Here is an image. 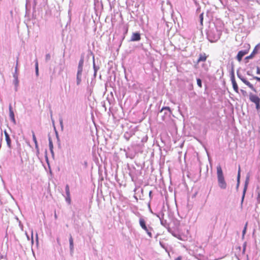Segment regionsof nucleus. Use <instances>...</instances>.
Listing matches in <instances>:
<instances>
[{"label": "nucleus", "mask_w": 260, "mask_h": 260, "mask_svg": "<svg viewBox=\"0 0 260 260\" xmlns=\"http://www.w3.org/2000/svg\"><path fill=\"white\" fill-rule=\"evenodd\" d=\"M217 178L219 187L221 189H225L227 188L228 185L220 165L217 166Z\"/></svg>", "instance_id": "nucleus-1"}, {"label": "nucleus", "mask_w": 260, "mask_h": 260, "mask_svg": "<svg viewBox=\"0 0 260 260\" xmlns=\"http://www.w3.org/2000/svg\"><path fill=\"white\" fill-rule=\"evenodd\" d=\"M221 35V31L217 28L211 29L207 33V37L210 42H215L218 41Z\"/></svg>", "instance_id": "nucleus-2"}, {"label": "nucleus", "mask_w": 260, "mask_h": 260, "mask_svg": "<svg viewBox=\"0 0 260 260\" xmlns=\"http://www.w3.org/2000/svg\"><path fill=\"white\" fill-rule=\"evenodd\" d=\"M139 224H140V225L141 227V228L146 232L148 236L150 238H152V232L153 231V229L152 227L150 226L149 225L147 226L146 225V221L143 218H142V217L140 218Z\"/></svg>", "instance_id": "nucleus-3"}, {"label": "nucleus", "mask_w": 260, "mask_h": 260, "mask_svg": "<svg viewBox=\"0 0 260 260\" xmlns=\"http://www.w3.org/2000/svg\"><path fill=\"white\" fill-rule=\"evenodd\" d=\"M237 75L238 77L246 85H247L254 92H256V89L253 86L252 84H251L248 81H247L245 78H244L242 75L240 73L239 70H238L237 71Z\"/></svg>", "instance_id": "nucleus-4"}, {"label": "nucleus", "mask_w": 260, "mask_h": 260, "mask_svg": "<svg viewBox=\"0 0 260 260\" xmlns=\"http://www.w3.org/2000/svg\"><path fill=\"white\" fill-rule=\"evenodd\" d=\"M83 68V66L78 65L77 72L76 75V83L77 85H80L82 81Z\"/></svg>", "instance_id": "nucleus-5"}, {"label": "nucleus", "mask_w": 260, "mask_h": 260, "mask_svg": "<svg viewBox=\"0 0 260 260\" xmlns=\"http://www.w3.org/2000/svg\"><path fill=\"white\" fill-rule=\"evenodd\" d=\"M124 151L125 152L126 157L131 159H133L137 153L133 146L128 147L127 150H124Z\"/></svg>", "instance_id": "nucleus-6"}, {"label": "nucleus", "mask_w": 260, "mask_h": 260, "mask_svg": "<svg viewBox=\"0 0 260 260\" xmlns=\"http://www.w3.org/2000/svg\"><path fill=\"white\" fill-rule=\"evenodd\" d=\"M249 178H250L249 175L248 174L246 177V179H245V183H244V187L243 190V193H242V199H241V207L242 206L243 203L244 199L245 196V193H246V190L247 189L248 185L249 184Z\"/></svg>", "instance_id": "nucleus-7"}, {"label": "nucleus", "mask_w": 260, "mask_h": 260, "mask_svg": "<svg viewBox=\"0 0 260 260\" xmlns=\"http://www.w3.org/2000/svg\"><path fill=\"white\" fill-rule=\"evenodd\" d=\"M248 49H246L244 50H240L238 52V54L237 55V59L239 61H241L243 57L248 53L249 48L250 47L249 45H248Z\"/></svg>", "instance_id": "nucleus-8"}, {"label": "nucleus", "mask_w": 260, "mask_h": 260, "mask_svg": "<svg viewBox=\"0 0 260 260\" xmlns=\"http://www.w3.org/2000/svg\"><path fill=\"white\" fill-rule=\"evenodd\" d=\"M65 191L66 196H64L66 198V201L68 203V204H71V199L70 197V187L68 184H67L65 187Z\"/></svg>", "instance_id": "nucleus-9"}, {"label": "nucleus", "mask_w": 260, "mask_h": 260, "mask_svg": "<svg viewBox=\"0 0 260 260\" xmlns=\"http://www.w3.org/2000/svg\"><path fill=\"white\" fill-rule=\"evenodd\" d=\"M9 116L11 120L13 123L14 124H16V121L15 118V115L14 112L13 111L12 107L11 104L9 105Z\"/></svg>", "instance_id": "nucleus-10"}, {"label": "nucleus", "mask_w": 260, "mask_h": 260, "mask_svg": "<svg viewBox=\"0 0 260 260\" xmlns=\"http://www.w3.org/2000/svg\"><path fill=\"white\" fill-rule=\"evenodd\" d=\"M141 40V35L139 32H135L132 34L130 41L132 42L139 41Z\"/></svg>", "instance_id": "nucleus-11"}, {"label": "nucleus", "mask_w": 260, "mask_h": 260, "mask_svg": "<svg viewBox=\"0 0 260 260\" xmlns=\"http://www.w3.org/2000/svg\"><path fill=\"white\" fill-rule=\"evenodd\" d=\"M135 135V132L133 129H130L128 131H127L124 133L123 137L127 141H128L129 139Z\"/></svg>", "instance_id": "nucleus-12"}, {"label": "nucleus", "mask_w": 260, "mask_h": 260, "mask_svg": "<svg viewBox=\"0 0 260 260\" xmlns=\"http://www.w3.org/2000/svg\"><path fill=\"white\" fill-rule=\"evenodd\" d=\"M4 132V134H5V139H6V141L7 142V145L10 149H11L12 148L11 140L10 137V136L8 134V133H7V132L6 131V130H5Z\"/></svg>", "instance_id": "nucleus-13"}, {"label": "nucleus", "mask_w": 260, "mask_h": 260, "mask_svg": "<svg viewBox=\"0 0 260 260\" xmlns=\"http://www.w3.org/2000/svg\"><path fill=\"white\" fill-rule=\"evenodd\" d=\"M249 99L251 102L254 103V104L260 103V99L256 95L252 93L249 94Z\"/></svg>", "instance_id": "nucleus-14"}, {"label": "nucleus", "mask_w": 260, "mask_h": 260, "mask_svg": "<svg viewBox=\"0 0 260 260\" xmlns=\"http://www.w3.org/2000/svg\"><path fill=\"white\" fill-rule=\"evenodd\" d=\"M258 46L259 45H257L254 48L251 53L249 56H247L245 57V59H252L254 57V55L257 53V48L258 47Z\"/></svg>", "instance_id": "nucleus-15"}, {"label": "nucleus", "mask_w": 260, "mask_h": 260, "mask_svg": "<svg viewBox=\"0 0 260 260\" xmlns=\"http://www.w3.org/2000/svg\"><path fill=\"white\" fill-rule=\"evenodd\" d=\"M207 56L205 53H201L199 54V57L197 60V63L201 61H205L207 59Z\"/></svg>", "instance_id": "nucleus-16"}, {"label": "nucleus", "mask_w": 260, "mask_h": 260, "mask_svg": "<svg viewBox=\"0 0 260 260\" xmlns=\"http://www.w3.org/2000/svg\"><path fill=\"white\" fill-rule=\"evenodd\" d=\"M92 61H93V70H94L93 76L95 77L96 75V73H97L98 71L99 70L100 68L99 66H97L95 65V58H94V56L93 55L92 56Z\"/></svg>", "instance_id": "nucleus-17"}, {"label": "nucleus", "mask_w": 260, "mask_h": 260, "mask_svg": "<svg viewBox=\"0 0 260 260\" xmlns=\"http://www.w3.org/2000/svg\"><path fill=\"white\" fill-rule=\"evenodd\" d=\"M69 244H70V252L72 253L73 252V251H74V242H73V239L71 235H70Z\"/></svg>", "instance_id": "nucleus-18"}, {"label": "nucleus", "mask_w": 260, "mask_h": 260, "mask_svg": "<svg viewBox=\"0 0 260 260\" xmlns=\"http://www.w3.org/2000/svg\"><path fill=\"white\" fill-rule=\"evenodd\" d=\"M231 81H232V83L233 85V87L234 90L237 93H239V88H238V85L236 83V81L235 80V79L231 80Z\"/></svg>", "instance_id": "nucleus-19"}, {"label": "nucleus", "mask_w": 260, "mask_h": 260, "mask_svg": "<svg viewBox=\"0 0 260 260\" xmlns=\"http://www.w3.org/2000/svg\"><path fill=\"white\" fill-rule=\"evenodd\" d=\"M165 110L168 111V117H170L172 114V111L169 107H163L159 111V113H161Z\"/></svg>", "instance_id": "nucleus-20"}, {"label": "nucleus", "mask_w": 260, "mask_h": 260, "mask_svg": "<svg viewBox=\"0 0 260 260\" xmlns=\"http://www.w3.org/2000/svg\"><path fill=\"white\" fill-rule=\"evenodd\" d=\"M35 62L36 75L38 77L39 76V63L37 59H35Z\"/></svg>", "instance_id": "nucleus-21"}, {"label": "nucleus", "mask_w": 260, "mask_h": 260, "mask_svg": "<svg viewBox=\"0 0 260 260\" xmlns=\"http://www.w3.org/2000/svg\"><path fill=\"white\" fill-rule=\"evenodd\" d=\"M230 75H231V80L235 79V73H234V65L232 64V69L231 71L230 72Z\"/></svg>", "instance_id": "nucleus-22"}, {"label": "nucleus", "mask_w": 260, "mask_h": 260, "mask_svg": "<svg viewBox=\"0 0 260 260\" xmlns=\"http://www.w3.org/2000/svg\"><path fill=\"white\" fill-rule=\"evenodd\" d=\"M48 141H49V150L53 149V142H52L51 138L50 136H49Z\"/></svg>", "instance_id": "nucleus-23"}, {"label": "nucleus", "mask_w": 260, "mask_h": 260, "mask_svg": "<svg viewBox=\"0 0 260 260\" xmlns=\"http://www.w3.org/2000/svg\"><path fill=\"white\" fill-rule=\"evenodd\" d=\"M148 140V136L147 135H145L141 139V143H142V145H143L144 143H146Z\"/></svg>", "instance_id": "nucleus-24"}, {"label": "nucleus", "mask_w": 260, "mask_h": 260, "mask_svg": "<svg viewBox=\"0 0 260 260\" xmlns=\"http://www.w3.org/2000/svg\"><path fill=\"white\" fill-rule=\"evenodd\" d=\"M84 61V55L82 54L81 56L80 59L79 63H78V65L83 66Z\"/></svg>", "instance_id": "nucleus-25"}, {"label": "nucleus", "mask_w": 260, "mask_h": 260, "mask_svg": "<svg viewBox=\"0 0 260 260\" xmlns=\"http://www.w3.org/2000/svg\"><path fill=\"white\" fill-rule=\"evenodd\" d=\"M19 80L18 78H14L13 83L15 86H18L19 85Z\"/></svg>", "instance_id": "nucleus-26"}, {"label": "nucleus", "mask_w": 260, "mask_h": 260, "mask_svg": "<svg viewBox=\"0 0 260 260\" xmlns=\"http://www.w3.org/2000/svg\"><path fill=\"white\" fill-rule=\"evenodd\" d=\"M197 84L200 87H202V80L200 78H197Z\"/></svg>", "instance_id": "nucleus-27"}, {"label": "nucleus", "mask_w": 260, "mask_h": 260, "mask_svg": "<svg viewBox=\"0 0 260 260\" xmlns=\"http://www.w3.org/2000/svg\"><path fill=\"white\" fill-rule=\"evenodd\" d=\"M50 59H51V55L49 53L46 54L45 55V61L46 62H47L49 60H50Z\"/></svg>", "instance_id": "nucleus-28"}, {"label": "nucleus", "mask_w": 260, "mask_h": 260, "mask_svg": "<svg viewBox=\"0 0 260 260\" xmlns=\"http://www.w3.org/2000/svg\"><path fill=\"white\" fill-rule=\"evenodd\" d=\"M32 140H33V141L35 143V144H36V143H38V142H37V139H36V136H35V134L34 133V132H32Z\"/></svg>", "instance_id": "nucleus-29"}, {"label": "nucleus", "mask_w": 260, "mask_h": 260, "mask_svg": "<svg viewBox=\"0 0 260 260\" xmlns=\"http://www.w3.org/2000/svg\"><path fill=\"white\" fill-rule=\"evenodd\" d=\"M199 18H200V23L202 25L203 21V13H202L200 15Z\"/></svg>", "instance_id": "nucleus-30"}, {"label": "nucleus", "mask_w": 260, "mask_h": 260, "mask_svg": "<svg viewBox=\"0 0 260 260\" xmlns=\"http://www.w3.org/2000/svg\"><path fill=\"white\" fill-rule=\"evenodd\" d=\"M18 58L17 57V60H16V67L15 68V71H16V72L18 71Z\"/></svg>", "instance_id": "nucleus-31"}, {"label": "nucleus", "mask_w": 260, "mask_h": 260, "mask_svg": "<svg viewBox=\"0 0 260 260\" xmlns=\"http://www.w3.org/2000/svg\"><path fill=\"white\" fill-rule=\"evenodd\" d=\"M13 78H18V72L15 71L13 75Z\"/></svg>", "instance_id": "nucleus-32"}, {"label": "nucleus", "mask_w": 260, "mask_h": 260, "mask_svg": "<svg viewBox=\"0 0 260 260\" xmlns=\"http://www.w3.org/2000/svg\"><path fill=\"white\" fill-rule=\"evenodd\" d=\"M59 124H60L61 129H63V120L61 118L59 119Z\"/></svg>", "instance_id": "nucleus-33"}, {"label": "nucleus", "mask_w": 260, "mask_h": 260, "mask_svg": "<svg viewBox=\"0 0 260 260\" xmlns=\"http://www.w3.org/2000/svg\"><path fill=\"white\" fill-rule=\"evenodd\" d=\"M168 116V111H166L164 112V115L162 116V120H165V116Z\"/></svg>", "instance_id": "nucleus-34"}, {"label": "nucleus", "mask_w": 260, "mask_h": 260, "mask_svg": "<svg viewBox=\"0 0 260 260\" xmlns=\"http://www.w3.org/2000/svg\"><path fill=\"white\" fill-rule=\"evenodd\" d=\"M256 105V109L257 111L260 110V103L255 104Z\"/></svg>", "instance_id": "nucleus-35"}, {"label": "nucleus", "mask_w": 260, "mask_h": 260, "mask_svg": "<svg viewBox=\"0 0 260 260\" xmlns=\"http://www.w3.org/2000/svg\"><path fill=\"white\" fill-rule=\"evenodd\" d=\"M240 169L239 168V171H238V176H237V181H240Z\"/></svg>", "instance_id": "nucleus-36"}, {"label": "nucleus", "mask_w": 260, "mask_h": 260, "mask_svg": "<svg viewBox=\"0 0 260 260\" xmlns=\"http://www.w3.org/2000/svg\"><path fill=\"white\" fill-rule=\"evenodd\" d=\"M240 91L242 93V94L244 96L247 94L246 91L243 89H240Z\"/></svg>", "instance_id": "nucleus-37"}, {"label": "nucleus", "mask_w": 260, "mask_h": 260, "mask_svg": "<svg viewBox=\"0 0 260 260\" xmlns=\"http://www.w3.org/2000/svg\"><path fill=\"white\" fill-rule=\"evenodd\" d=\"M55 134H56V138H57V142H59V136H58V133L56 131H55Z\"/></svg>", "instance_id": "nucleus-38"}, {"label": "nucleus", "mask_w": 260, "mask_h": 260, "mask_svg": "<svg viewBox=\"0 0 260 260\" xmlns=\"http://www.w3.org/2000/svg\"><path fill=\"white\" fill-rule=\"evenodd\" d=\"M256 74L260 75V67H256Z\"/></svg>", "instance_id": "nucleus-39"}, {"label": "nucleus", "mask_w": 260, "mask_h": 260, "mask_svg": "<svg viewBox=\"0 0 260 260\" xmlns=\"http://www.w3.org/2000/svg\"><path fill=\"white\" fill-rule=\"evenodd\" d=\"M253 79H255L256 80L258 81H260V77H257V76H253Z\"/></svg>", "instance_id": "nucleus-40"}, {"label": "nucleus", "mask_w": 260, "mask_h": 260, "mask_svg": "<svg viewBox=\"0 0 260 260\" xmlns=\"http://www.w3.org/2000/svg\"><path fill=\"white\" fill-rule=\"evenodd\" d=\"M247 224V223H246V225H245V227H244V230H243V231H242V233H243V235L245 234V232H246Z\"/></svg>", "instance_id": "nucleus-41"}, {"label": "nucleus", "mask_w": 260, "mask_h": 260, "mask_svg": "<svg viewBox=\"0 0 260 260\" xmlns=\"http://www.w3.org/2000/svg\"><path fill=\"white\" fill-rule=\"evenodd\" d=\"M35 149H36V151H38V150H39L38 143L35 144Z\"/></svg>", "instance_id": "nucleus-42"}, {"label": "nucleus", "mask_w": 260, "mask_h": 260, "mask_svg": "<svg viewBox=\"0 0 260 260\" xmlns=\"http://www.w3.org/2000/svg\"><path fill=\"white\" fill-rule=\"evenodd\" d=\"M127 31H128V27H124V34H127Z\"/></svg>", "instance_id": "nucleus-43"}, {"label": "nucleus", "mask_w": 260, "mask_h": 260, "mask_svg": "<svg viewBox=\"0 0 260 260\" xmlns=\"http://www.w3.org/2000/svg\"><path fill=\"white\" fill-rule=\"evenodd\" d=\"M247 74L248 76H252V77H253V76L251 74V72L249 71L247 72Z\"/></svg>", "instance_id": "nucleus-44"}, {"label": "nucleus", "mask_w": 260, "mask_h": 260, "mask_svg": "<svg viewBox=\"0 0 260 260\" xmlns=\"http://www.w3.org/2000/svg\"><path fill=\"white\" fill-rule=\"evenodd\" d=\"M45 158H46V160L47 162H48V156H47V151H46V155H45Z\"/></svg>", "instance_id": "nucleus-45"}, {"label": "nucleus", "mask_w": 260, "mask_h": 260, "mask_svg": "<svg viewBox=\"0 0 260 260\" xmlns=\"http://www.w3.org/2000/svg\"><path fill=\"white\" fill-rule=\"evenodd\" d=\"M182 257L181 256H179L175 258V260H181Z\"/></svg>", "instance_id": "nucleus-46"}, {"label": "nucleus", "mask_w": 260, "mask_h": 260, "mask_svg": "<svg viewBox=\"0 0 260 260\" xmlns=\"http://www.w3.org/2000/svg\"><path fill=\"white\" fill-rule=\"evenodd\" d=\"M152 191H150L149 192V196L150 197V199L152 198Z\"/></svg>", "instance_id": "nucleus-47"}, {"label": "nucleus", "mask_w": 260, "mask_h": 260, "mask_svg": "<svg viewBox=\"0 0 260 260\" xmlns=\"http://www.w3.org/2000/svg\"><path fill=\"white\" fill-rule=\"evenodd\" d=\"M257 201L260 203V193H259L257 196Z\"/></svg>", "instance_id": "nucleus-48"}, {"label": "nucleus", "mask_w": 260, "mask_h": 260, "mask_svg": "<svg viewBox=\"0 0 260 260\" xmlns=\"http://www.w3.org/2000/svg\"><path fill=\"white\" fill-rule=\"evenodd\" d=\"M239 184H240V181H237V185H236V188L237 189L238 188L239 186Z\"/></svg>", "instance_id": "nucleus-49"}, {"label": "nucleus", "mask_w": 260, "mask_h": 260, "mask_svg": "<svg viewBox=\"0 0 260 260\" xmlns=\"http://www.w3.org/2000/svg\"><path fill=\"white\" fill-rule=\"evenodd\" d=\"M50 152H51V154L52 155V156H53L54 155L53 150V149H51V150H50Z\"/></svg>", "instance_id": "nucleus-50"}, {"label": "nucleus", "mask_w": 260, "mask_h": 260, "mask_svg": "<svg viewBox=\"0 0 260 260\" xmlns=\"http://www.w3.org/2000/svg\"><path fill=\"white\" fill-rule=\"evenodd\" d=\"M18 86H15V90L16 91H17V90H18Z\"/></svg>", "instance_id": "nucleus-51"}, {"label": "nucleus", "mask_w": 260, "mask_h": 260, "mask_svg": "<svg viewBox=\"0 0 260 260\" xmlns=\"http://www.w3.org/2000/svg\"><path fill=\"white\" fill-rule=\"evenodd\" d=\"M159 243H160V245H161V246L164 247V246H163V244H162V242H160Z\"/></svg>", "instance_id": "nucleus-52"}, {"label": "nucleus", "mask_w": 260, "mask_h": 260, "mask_svg": "<svg viewBox=\"0 0 260 260\" xmlns=\"http://www.w3.org/2000/svg\"><path fill=\"white\" fill-rule=\"evenodd\" d=\"M52 112H51V119H52V122H54V120L52 119Z\"/></svg>", "instance_id": "nucleus-53"}, {"label": "nucleus", "mask_w": 260, "mask_h": 260, "mask_svg": "<svg viewBox=\"0 0 260 260\" xmlns=\"http://www.w3.org/2000/svg\"><path fill=\"white\" fill-rule=\"evenodd\" d=\"M58 145L59 147H60V142H58Z\"/></svg>", "instance_id": "nucleus-54"}, {"label": "nucleus", "mask_w": 260, "mask_h": 260, "mask_svg": "<svg viewBox=\"0 0 260 260\" xmlns=\"http://www.w3.org/2000/svg\"><path fill=\"white\" fill-rule=\"evenodd\" d=\"M245 250V246H244L243 252H244Z\"/></svg>", "instance_id": "nucleus-55"}, {"label": "nucleus", "mask_w": 260, "mask_h": 260, "mask_svg": "<svg viewBox=\"0 0 260 260\" xmlns=\"http://www.w3.org/2000/svg\"><path fill=\"white\" fill-rule=\"evenodd\" d=\"M36 238H37V241H38V234H36Z\"/></svg>", "instance_id": "nucleus-56"}, {"label": "nucleus", "mask_w": 260, "mask_h": 260, "mask_svg": "<svg viewBox=\"0 0 260 260\" xmlns=\"http://www.w3.org/2000/svg\"><path fill=\"white\" fill-rule=\"evenodd\" d=\"M57 243H59V239H58V238H57Z\"/></svg>", "instance_id": "nucleus-57"}, {"label": "nucleus", "mask_w": 260, "mask_h": 260, "mask_svg": "<svg viewBox=\"0 0 260 260\" xmlns=\"http://www.w3.org/2000/svg\"><path fill=\"white\" fill-rule=\"evenodd\" d=\"M37 152V154H39V150H38V151H36Z\"/></svg>", "instance_id": "nucleus-58"}, {"label": "nucleus", "mask_w": 260, "mask_h": 260, "mask_svg": "<svg viewBox=\"0 0 260 260\" xmlns=\"http://www.w3.org/2000/svg\"><path fill=\"white\" fill-rule=\"evenodd\" d=\"M161 224L162 225H164V223H163V220H161Z\"/></svg>", "instance_id": "nucleus-59"}, {"label": "nucleus", "mask_w": 260, "mask_h": 260, "mask_svg": "<svg viewBox=\"0 0 260 260\" xmlns=\"http://www.w3.org/2000/svg\"><path fill=\"white\" fill-rule=\"evenodd\" d=\"M135 199H136L137 200H138L136 196H134Z\"/></svg>", "instance_id": "nucleus-60"}, {"label": "nucleus", "mask_w": 260, "mask_h": 260, "mask_svg": "<svg viewBox=\"0 0 260 260\" xmlns=\"http://www.w3.org/2000/svg\"><path fill=\"white\" fill-rule=\"evenodd\" d=\"M55 216V218H56L57 216H56V214H55V216Z\"/></svg>", "instance_id": "nucleus-61"}, {"label": "nucleus", "mask_w": 260, "mask_h": 260, "mask_svg": "<svg viewBox=\"0 0 260 260\" xmlns=\"http://www.w3.org/2000/svg\"><path fill=\"white\" fill-rule=\"evenodd\" d=\"M31 239H33L32 235H31Z\"/></svg>", "instance_id": "nucleus-62"}]
</instances>
